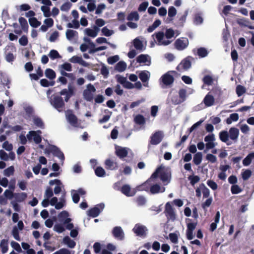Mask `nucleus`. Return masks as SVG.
<instances>
[{
	"label": "nucleus",
	"mask_w": 254,
	"mask_h": 254,
	"mask_svg": "<svg viewBox=\"0 0 254 254\" xmlns=\"http://www.w3.org/2000/svg\"><path fill=\"white\" fill-rule=\"evenodd\" d=\"M159 175L160 178L163 182L168 181L169 180V174L168 173L165 172L163 170L162 167L160 166L158 167L154 172L151 175L150 178L147 180L145 183L142 184L141 185L137 187L138 190H145L147 191L149 188V183L150 182L151 179H154L157 178Z\"/></svg>",
	"instance_id": "f257e3e1"
},
{
	"label": "nucleus",
	"mask_w": 254,
	"mask_h": 254,
	"mask_svg": "<svg viewBox=\"0 0 254 254\" xmlns=\"http://www.w3.org/2000/svg\"><path fill=\"white\" fill-rule=\"evenodd\" d=\"M61 96L60 94H54L49 98L51 105L59 112H62L65 107L64 99Z\"/></svg>",
	"instance_id": "f03ea898"
},
{
	"label": "nucleus",
	"mask_w": 254,
	"mask_h": 254,
	"mask_svg": "<svg viewBox=\"0 0 254 254\" xmlns=\"http://www.w3.org/2000/svg\"><path fill=\"white\" fill-rule=\"evenodd\" d=\"M44 152L46 154H49L52 153L54 156L58 157L62 162L64 160V153L59 148L55 145H52L49 148H46L44 150Z\"/></svg>",
	"instance_id": "7ed1b4c3"
},
{
	"label": "nucleus",
	"mask_w": 254,
	"mask_h": 254,
	"mask_svg": "<svg viewBox=\"0 0 254 254\" xmlns=\"http://www.w3.org/2000/svg\"><path fill=\"white\" fill-rule=\"evenodd\" d=\"M44 152L46 154H49L52 153L54 156L58 157L62 162L64 160V153L59 148L55 145H52L49 148H46L44 150Z\"/></svg>",
	"instance_id": "20e7f679"
},
{
	"label": "nucleus",
	"mask_w": 254,
	"mask_h": 254,
	"mask_svg": "<svg viewBox=\"0 0 254 254\" xmlns=\"http://www.w3.org/2000/svg\"><path fill=\"white\" fill-rule=\"evenodd\" d=\"M104 207L105 205L103 203L97 204L94 207L88 210L87 211V215L93 218L96 217L103 210Z\"/></svg>",
	"instance_id": "39448f33"
},
{
	"label": "nucleus",
	"mask_w": 254,
	"mask_h": 254,
	"mask_svg": "<svg viewBox=\"0 0 254 254\" xmlns=\"http://www.w3.org/2000/svg\"><path fill=\"white\" fill-rule=\"evenodd\" d=\"M60 95L65 96L64 97L65 102H68L70 98L75 94L74 88L70 84L68 85V89H63L60 92Z\"/></svg>",
	"instance_id": "423d86ee"
},
{
	"label": "nucleus",
	"mask_w": 254,
	"mask_h": 254,
	"mask_svg": "<svg viewBox=\"0 0 254 254\" xmlns=\"http://www.w3.org/2000/svg\"><path fill=\"white\" fill-rule=\"evenodd\" d=\"M164 135L161 131H157L153 133L150 137L149 144L156 145L159 144L162 140Z\"/></svg>",
	"instance_id": "0eeeda50"
},
{
	"label": "nucleus",
	"mask_w": 254,
	"mask_h": 254,
	"mask_svg": "<svg viewBox=\"0 0 254 254\" xmlns=\"http://www.w3.org/2000/svg\"><path fill=\"white\" fill-rule=\"evenodd\" d=\"M66 120L72 126L76 127L78 123V118L74 114L73 110L68 109L65 111Z\"/></svg>",
	"instance_id": "6e6552de"
},
{
	"label": "nucleus",
	"mask_w": 254,
	"mask_h": 254,
	"mask_svg": "<svg viewBox=\"0 0 254 254\" xmlns=\"http://www.w3.org/2000/svg\"><path fill=\"white\" fill-rule=\"evenodd\" d=\"M41 133L42 132L40 130L30 131L27 134V138L29 141L33 139L35 143L39 144L42 141V137L40 135Z\"/></svg>",
	"instance_id": "1a4fd4ad"
},
{
	"label": "nucleus",
	"mask_w": 254,
	"mask_h": 254,
	"mask_svg": "<svg viewBox=\"0 0 254 254\" xmlns=\"http://www.w3.org/2000/svg\"><path fill=\"white\" fill-rule=\"evenodd\" d=\"M164 213L167 219L174 220L176 218V214L175 210L171 202H168L166 203L165 206V210Z\"/></svg>",
	"instance_id": "9d476101"
},
{
	"label": "nucleus",
	"mask_w": 254,
	"mask_h": 254,
	"mask_svg": "<svg viewBox=\"0 0 254 254\" xmlns=\"http://www.w3.org/2000/svg\"><path fill=\"white\" fill-rule=\"evenodd\" d=\"M170 72H175V71H168L161 76L160 80L163 85L169 86L174 83V78L173 75L170 74Z\"/></svg>",
	"instance_id": "9b49d317"
},
{
	"label": "nucleus",
	"mask_w": 254,
	"mask_h": 254,
	"mask_svg": "<svg viewBox=\"0 0 254 254\" xmlns=\"http://www.w3.org/2000/svg\"><path fill=\"white\" fill-rule=\"evenodd\" d=\"M189 45V40L187 38L178 39L174 43L175 48L179 51H182L186 48Z\"/></svg>",
	"instance_id": "f8f14e48"
},
{
	"label": "nucleus",
	"mask_w": 254,
	"mask_h": 254,
	"mask_svg": "<svg viewBox=\"0 0 254 254\" xmlns=\"http://www.w3.org/2000/svg\"><path fill=\"white\" fill-rule=\"evenodd\" d=\"M115 154L120 159L126 157L128 154V149L126 147L116 145L115 146Z\"/></svg>",
	"instance_id": "ddd939ff"
},
{
	"label": "nucleus",
	"mask_w": 254,
	"mask_h": 254,
	"mask_svg": "<svg viewBox=\"0 0 254 254\" xmlns=\"http://www.w3.org/2000/svg\"><path fill=\"white\" fill-rule=\"evenodd\" d=\"M192 59L191 57H188L184 59L180 64L177 66V69L180 70V69H183L185 70H187L191 67V61L190 59Z\"/></svg>",
	"instance_id": "4468645a"
},
{
	"label": "nucleus",
	"mask_w": 254,
	"mask_h": 254,
	"mask_svg": "<svg viewBox=\"0 0 254 254\" xmlns=\"http://www.w3.org/2000/svg\"><path fill=\"white\" fill-rule=\"evenodd\" d=\"M112 234L116 239L122 241L124 239V232L120 226H116L113 229Z\"/></svg>",
	"instance_id": "2eb2a0df"
},
{
	"label": "nucleus",
	"mask_w": 254,
	"mask_h": 254,
	"mask_svg": "<svg viewBox=\"0 0 254 254\" xmlns=\"http://www.w3.org/2000/svg\"><path fill=\"white\" fill-rule=\"evenodd\" d=\"M133 232L138 236L144 237L146 235V228L143 225L137 224L132 229Z\"/></svg>",
	"instance_id": "dca6fc26"
},
{
	"label": "nucleus",
	"mask_w": 254,
	"mask_h": 254,
	"mask_svg": "<svg viewBox=\"0 0 254 254\" xmlns=\"http://www.w3.org/2000/svg\"><path fill=\"white\" fill-rule=\"evenodd\" d=\"M120 191L122 193L125 194L127 196H133L135 194V191L134 190H131V188L129 185L126 184L122 186Z\"/></svg>",
	"instance_id": "f3484780"
},
{
	"label": "nucleus",
	"mask_w": 254,
	"mask_h": 254,
	"mask_svg": "<svg viewBox=\"0 0 254 254\" xmlns=\"http://www.w3.org/2000/svg\"><path fill=\"white\" fill-rule=\"evenodd\" d=\"M105 168L107 170H116L118 168L117 162L110 159H107L105 161Z\"/></svg>",
	"instance_id": "a211bd4d"
},
{
	"label": "nucleus",
	"mask_w": 254,
	"mask_h": 254,
	"mask_svg": "<svg viewBox=\"0 0 254 254\" xmlns=\"http://www.w3.org/2000/svg\"><path fill=\"white\" fill-rule=\"evenodd\" d=\"M203 102L206 107H210L214 105L215 99L213 95L208 92L203 99Z\"/></svg>",
	"instance_id": "6ab92c4d"
},
{
	"label": "nucleus",
	"mask_w": 254,
	"mask_h": 254,
	"mask_svg": "<svg viewBox=\"0 0 254 254\" xmlns=\"http://www.w3.org/2000/svg\"><path fill=\"white\" fill-rule=\"evenodd\" d=\"M49 184L51 186L54 185V184H56L57 186L54 188V193L56 194H59L62 190L61 185L62 183L60 180L55 179L53 180H51L49 182Z\"/></svg>",
	"instance_id": "aec40b11"
},
{
	"label": "nucleus",
	"mask_w": 254,
	"mask_h": 254,
	"mask_svg": "<svg viewBox=\"0 0 254 254\" xmlns=\"http://www.w3.org/2000/svg\"><path fill=\"white\" fill-rule=\"evenodd\" d=\"M228 133L231 139L236 140L239 136V129L236 127H231L229 129Z\"/></svg>",
	"instance_id": "412c9836"
},
{
	"label": "nucleus",
	"mask_w": 254,
	"mask_h": 254,
	"mask_svg": "<svg viewBox=\"0 0 254 254\" xmlns=\"http://www.w3.org/2000/svg\"><path fill=\"white\" fill-rule=\"evenodd\" d=\"M229 133L227 131L223 130L219 133L220 139L223 142L227 143L228 145L231 144V142H228L229 141Z\"/></svg>",
	"instance_id": "4be33fe9"
},
{
	"label": "nucleus",
	"mask_w": 254,
	"mask_h": 254,
	"mask_svg": "<svg viewBox=\"0 0 254 254\" xmlns=\"http://www.w3.org/2000/svg\"><path fill=\"white\" fill-rule=\"evenodd\" d=\"M94 29H91L90 28H86L85 30V32L86 35L88 36L94 38L97 35V32L99 31V28L97 26H94L93 27Z\"/></svg>",
	"instance_id": "5701e85b"
},
{
	"label": "nucleus",
	"mask_w": 254,
	"mask_h": 254,
	"mask_svg": "<svg viewBox=\"0 0 254 254\" xmlns=\"http://www.w3.org/2000/svg\"><path fill=\"white\" fill-rule=\"evenodd\" d=\"M179 96L180 99L176 103L177 104H181L186 100L187 97L186 89L183 88L180 89L179 91Z\"/></svg>",
	"instance_id": "b1692460"
},
{
	"label": "nucleus",
	"mask_w": 254,
	"mask_h": 254,
	"mask_svg": "<svg viewBox=\"0 0 254 254\" xmlns=\"http://www.w3.org/2000/svg\"><path fill=\"white\" fill-rule=\"evenodd\" d=\"M27 194L25 192L14 193V197L16 202H22L27 198Z\"/></svg>",
	"instance_id": "393cba45"
},
{
	"label": "nucleus",
	"mask_w": 254,
	"mask_h": 254,
	"mask_svg": "<svg viewBox=\"0 0 254 254\" xmlns=\"http://www.w3.org/2000/svg\"><path fill=\"white\" fill-rule=\"evenodd\" d=\"M19 22L22 30H23L25 32H27L29 26L26 19L23 17H20L19 18Z\"/></svg>",
	"instance_id": "a878e982"
},
{
	"label": "nucleus",
	"mask_w": 254,
	"mask_h": 254,
	"mask_svg": "<svg viewBox=\"0 0 254 254\" xmlns=\"http://www.w3.org/2000/svg\"><path fill=\"white\" fill-rule=\"evenodd\" d=\"M64 244L67 245L70 248H74L76 245V243L71 240L68 236H65L63 239Z\"/></svg>",
	"instance_id": "bb28decb"
},
{
	"label": "nucleus",
	"mask_w": 254,
	"mask_h": 254,
	"mask_svg": "<svg viewBox=\"0 0 254 254\" xmlns=\"http://www.w3.org/2000/svg\"><path fill=\"white\" fill-rule=\"evenodd\" d=\"M133 44L137 50L142 51L143 50L142 42L138 38H136L133 40Z\"/></svg>",
	"instance_id": "cd10ccee"
},
{
	"label": "nucleus",
	"mask_w": 254,
	"mask_h": 254,
	"mask_svg": "<svg viewBox=\"0 0 254 254\" xmlns=\"http://www.w3.org/2000/svg\"><path fill=\"white\" fill-rule=\"evenodd\" d=\"M0 248L2 254H4L7 253L8 250V240L3 239L0 243Z\"/></svg>",
	"instance_id": "c85d7f7f"
},
{
	"label": "nucleus",
	"mask_w": 254,
	"mask_h": 254,
	"mask_svg": "<svg viewBox=\"0 0 254 254\" xmlns=\"http://www.w3.org/2000/svg\"><path fill=\"white\" fill-rule=\"evenodd\" d=\"M149 72L148 71H141L138 74V77L142 82L148 81L149 78Z\"/></svg>",
	"instance_id": "c756f323"
},
{
	"label": "nucleus",
	"mask_w": 254,
	"mask_h": 254,
	"mask_svg": "<svg viewBox=\"0 0 254 254\" xmlns=\"http://www.w3.org/2000/svg\"><path fill=\"white\" fill-rule=\"evenodd\" d=\"M253 159H254V152L249 153L243 161V164L245 166H249L252 162Z\"/></svg>",
	"instance_id": "7c9ffc66"
},
{
	"label": "nucleus",
	"mask_w": 254,
	"mask_h": 254,
	"mask_svg": "<svg viewBox=\"0 0 254 254\" xmlns=\"http://www.w3.org/2000/svg\"><path fill=\"white\" fill-rule=\"evenodd\" d=\"M165 188H163V190H161V187L158 184L153 185L150 187V191L152 194H155L161 192H164Z\"/></svg>",
	"instance_id": "2f4dec72"
},
{
	"label": "nucleus",
	"mask_w": 254,
	"mask_h": 254,
	"mask_svg": "<svg viewBox=\"0 0 254 254\" xmlns=\"http://www.w3.org/2000/svg\"><path fill=\"white\" fill-rule=\"evenodd\" d=\"M45 76L50 80L55 79L56 77V72L51 68H47L45 71Z\"/></svg>",
	"instance_id": "473e14b6"
},
{
	"label": "nucleus",
	"mask_w": 254,
	"mask_h": 254,
	"mask_svg": "<svg viewBox=\"0 0 254 254\" xmlns=\"http://www.w3.org/2000/svg\"><path fill=\"white\" fill-rule=\"evenodd\" d=\"M127 68V64L124 61H120L115 66V69L119 72H123Z\"/></svg>",
	"instance_id": "72a5a7b5"
},
{
	"label": "nucleus",
	"mask_w": 254,
	"mask_h": 254,
	"mask_svg": "<svg viewBox=\"0 0 254 254\" xmlns=\"http://www.w3.org/2000/svg\"><path fill=\"white\" fill-rule=\"evenodd\" d=\"M202 155L201 152H198L195 153L193 156V162L196 165H198L202 161Z\"/></svg>",
	"instance_id": "f704fd0d"
},
{
	"label": "nucleus",
	"mask_w": 254,
	"mask_h": 254,
	"mask_svg": "<svg viewBox=\"0 0 254 254\" xmlns=\"http://www.w3.org/2000/svg\"><path fill=\"white\" fill-rule=\"evenodd\" d=\"M213 80L212 77L209 75H206L202 78L203 84L207 86L212 85Z\"/></svg>",
	"instance_id": "c9c22d12"
},
{
	"label": "nucleus",
	"mask_w": 254,
	"mask_h": 254,
	"mask_svg": "<svg viewBox=\"0 0 254 254\" xmlns=\"http://www.w3.org/2000/svg\"><path fill=\"white\" fill-rule=\"evenodd\" d=\"M139 19V16L137 11L131 12L127 17V20L128 21H138Z\"/></svg>",
	"instance_id": "e433bc0d"
},
{
	"label": "nucleus",
	"mask_w": 254,
	"mask_h": 254,
	"mask_svg": "<svg viewBox=\"0 0 254 254\" xmlns=\"http://www.w3.org/2000/svg\"><path fill=\"white\" fill-rule=\"evenodd\" d=\"M188 14V11L186 10L183 15H182L178 21L177 22V25L180 27H183L186 22L187 16Z\"/></svg>",
	"instance_id": "4c0bfd02"
},
{
	"label": "nucleus",
	"mask_w": 254,
	"mask_h": 254,
	"mask_svg": "<svg viewBox=\"0 0 254 254\" xmlns=\"http://www.w3.org/2000/svg\"><path fill=\"white\" fill-rule=\"evenodd\" d=\"M134 122L139 125H142L145 123V118L141 115H136L134 119Z\"/></svg>",
	"instance_id": "58836bf2"
},
{
	"label": "nucleus",
	"mask_w": 254,
	"mask_h": 254,
	"mask_svg": "<svg viewBox=\"0 0 254 254\" xmlns=\"http://www.w3.org/2000/svg\"><path fill=\"white\" fill-rule=\"evenodd\" d=\"M208 52L207 50L203 47H200L197 50V55L199 58H204L207 56Z\"/></svg>",
	"instance_id": "ea45409f"
},
{
	"label": "nucleus",
	"mask_w": 254,
	"mask_h": 254,
	"mask_svg": "<svg viewBox=\"0 0 254 254\" xmlns=\"http://www.w3.org/2000/svg\"><path fill=\"white\" fill-rule=\"evenodd\" d=\"M33 123L35 126L41 128H44V124L42 119L38 117H34L33 118Z\"/></svg>",
	"instance_id": "a19ab883"
},
{
	"label": "nucleus",
	"mask_w": 254,
	"mask_h": 254,
	"mask_svg": "<svg viewBox=\"0 0 254 254\" xmlns=\"http://www.w3.org/2000/svg\"><path fill=\"white\" fill-rule=\"evenodd\" d=\"M29 22L30 26L34 28H36L39 26L41 23L38 21L35 17H31L29 19Z\"/></svg>",
	"instance_id": "79ce46f5"
},
{
	"label": "nucleus",
	"mask_w": 254,
	"mask_h": 254,
	"mask_svg": "<svg viewBox=\"0 0 254 254\" xmlns=\"http://www.w3.org/2000/svg\"><path fill=\"white\" fill-rule=\"evenodd\" d=\"M236 92L238 97L242 96L246 92L245 87L241 85H238L236 87Z\"/></svg>",
	"instance_id": "37998d69"
},
{
	"label": "nucleus",
	"mask_w": 254,
	"mask_h": 254,
	"mask_svg": "<svg viewBox=\"0 0 254 254\" xmlns=\"http://www.w3.org/2000/svg\"><path fill=\"white\" fill-rule=\"evenodd\" d=\"M96 175L99 177H103L105 175V171L104 169L100 166L97 167L95 170Z\"/></svg>",
	"instance_id": "c03bdc74"
},
{
	"label": "nucleus",
	"mask_w": 254,
	"mask_h": 254,
	"mask_svg": "<svg viewBox=\"0 0 254 254\" xmlns=\"http://www.w3.org/2000/svg\"><path fill=\"white\" fill-rule=\"evenodd\" d=\"M200 188H202V191L203 193V197L204 198H207L210 195L209 190L206 187L204 184H201L200 185Z\"/></svg>",
	"instance_id": "a18cd8bd"
},
{
	"label": "nucleus",
	"mask_w": 254,
	"mask_h": 254,
	"mask_svg": "<svg viewBox=\"0 0 254 254\" xmlns=\"http://www.w3.org/2000/svg\"><path fill=\"white\" fill-rule=\"evenodd\" d=\"M76 34H77V31L68 29L66 31V37L68 40H71Z\"/></svg>",
	"instance_id": "49530a36"
},
{
	"label": "nucleus",
	"mask_w": 254,
	"mask_h": 254,
	"mask_svg": "<svg viewBox=\"0 0 254 254\" xmlns=\"http://www.w3.org/2000/svg\"><path fill=\"white\" fill-rule=\"evenodd\" d=\"M188 179L190 181V184L193 186L199 181L200 178L198 176L190 175L188 177Z\"/></svg>",
	"instance_id": "de8ad7c7"
},
{
	"label": "nucleus",
	"mask_w": 254,
	"mask_h": 254,
	"mask_svg": "<svg viewBox=\"0 0 254 254\" xmlns=\"http://www.w3.org/2000/svg\"><path fill=\"white\" fill-rule=\"evenodd\" d=\"M41 10L43 11L44 16L46 17H49L51 15L50 12V8L48 6H42L41 7Z\"/></svg>",
	"instance_id": "09e8293b"
},
{
	"label": "nucleus",
	"mask_w": 254,
	"mask_h": 254,
	"mask_svg": "<svg viewBox=\"0 0 254 254\" xmlns=\"http://www.w3.org/2000/svg\"><path fill=\"white\" fill-rule=\"evenodd\" d=\"M148 57V56L147 55H140L137 57L136 61L138 63H146V62L147 61Z\"/></svg>",
	"instance_id": "8fccbe9b"
},
{
	"label": "nucleus",
	"mask_w": 254,
	"mask_h": 254,
	"mask_svg": "<svg viewBox=\"0 0 254 254\" xmlns=\"http://www.w3.org/2000/svg\"><path fill=\"white\" fill-rule=\"evenodd\" d=\"M12 235L14 238L17 241H20L19 231L17 227L14 226L12 230Z\"/></svg>",
	"instance_id": "3c124183"
},
{
	"label": "nucleus",
	"mask_w": 254,
	"mask_h": 254,
	"mask_svg": "<svg viewBox=\"0 0 254 254\" xmlns=\"http://www.w3.org/2000/svg\"><path fill=\"white\" fill-rule=\"evenodd\" d=\"M14 168L13 166H11L4 170V175L6 177H9L14 174Z\"/></svg>",
	"instance_id": "603ef678"
},
{
	"label": "nucleus",
	"mask_w": 254,
	"mask_h": 254,
	"mask_svg": "<svg viewBox=\"0 0 254 254\" xmlns=\"http://www.w3.org/2000/svg\"><path fill=\"white\" fill-rule=\"evenodd\" d=\"M49 56L52 60H55L61 58V56L60 55L58 52L55 50H51Z\"/></svg>",
	"instance_id": "864d4df0"
},
{
	"label": "nucleus",
	"mask_w": 254,
	"mask_h": 254,
	"mask_svg": "<svg viewBox=\"0 0 254 254\" xmlns=\"http://www.w3.org/2000/svg\"><path fill=\"white\" fill-rule=\"evenodd\" d=\"M231 191L232 194H236L241 192L242 190L237 185H233L231 188Z\"/></svg>",
	"instance_id": "5fc2aeb1"
},
{
	"label": "nucleus",
	"mask_w": 254,
	"mask_h": 254,
	"mask_svg": "<svg viewBox=\"0 0 254 254\" xmlns=\"http://www.w3.org/2000/svg\"><path fill=\"white\" fill-rule=\"evenodd\" d=\"M80 25L78 21L76 19H74L72 21V23H68L67 24V27L69 28H74L77 29L79 27Z\"/></svg>",
	"instance_id": "6e6d98bb"
},
{
	"label": "nucleus",
	"mask_w": 254,
	"mask_h": 254,
	"mask_svg": "<svg viewBox=\"0 0 254 254\" xmlns=\"http://www.w3.org/2000/svg\"><path fill=\"white\" fill-rule=\"evenodd\" d=\"M83 95L84 99L87 101L92 100L93 97L92 93L88 92L87 90H84Z\"/></svg>",
	"instance_id": "4d7b16f0"
},
{
	"label": "nucleus",
	"mask_w": 254,
	"mask_h": 254,
	"mask_svg": "<svg viewBox=\"0 0 254 254\" xmlns=\"http://www.w3.org/2000/svg\"><path fill=\"white\" fill-rule=\"evenodd\" d=\"M252 175V171L249 169L245 170L242 173V178L244 180H248Z\"/></svg>",
	"instance_id": "13d9d810"
},
{
	"label": "nucleus",
	"mask_w": 254,
	"mask_h": 254,
	"mask_svg": "<svg viewBox=\"0 0 254 254\" xmlns=\"http://www.w3.org/2000/svg\"><path fill=\"white\" fill-rule=\"evenodd\" d=\"M136 202L138 205L142 206L145 204L146 199L143 196L140 195L136 198Z\"/></svg>",
	"instance_id": "bf43d9fd"
},
{
	"label": "nucleus",
	"mask_w": 254,
	"mask_h": 254,
	"mask_svg": "<svg viewBox=\"0 0 254 254\" xmlns=\"http://www.w3.org/2000/svg\"><path fill=\"white\" fill-rule=\"evenodd\" d=\"M119 60V57L118 55L110 57L108 58V63L110 64H113Z\"/></svg>",
	"instance_id": "052dcab7"
},
{
	"label": "nucleus",
	"mask_w": 254,
	"mask_h": 254,
	"mask_svg": "<svg viewBox=\"0 0 254 254\" xmlns=\"http://www.w3.org/2000/svg\"><path fill=\"white\" fill-rule=\"evenodd\" d=\"M176 9L173 6H170L168 9V16L170 17H173L176 15Z\"/></svg>",
	"instance_id": "680f3d73"
},
{
	"label": "nucleus",
	"mask_w": 254,
	"mask_h": 254,
	"mask_svg": "<svg viewBox=\"0 0 254 254\" xmlns=\"http://www.w3.org/2000/svg\"><path fill=\"white\" fill-rule=\"evenodd\" d=\"M102 32L104 35L107 37L110 36L114 33L113 30H109L107 27H104L102 29Z\"/></svg>",
	"instance_id": "e2e57ef3"
},
{
	"label": "nucleus",
	"mask_w": 254,
	"mask_h": 254,
	"mask_svg": "<svg viewBox=\"0 0 254 254\" xmlns=\"http://www.w3.org/2000/svg\"><path fill=\"white\" fill-rule=\"evenodd\" d=\"M212 198L209 197L207 198L205 202L202 203L201 206L203 209H205L206 208L209 207L212 202Z\"/></svg>",
	"instance_id": "0e129e2a"
},
{
	"label": "nucleus",
	"mask_w": 254,
	"mask_h": 254,
	"mask_svg": "<svg viewBox=\"0 0 254 254\" xmlns=\"http://www.w3.org/2000/svg\"><path fill=\"white\" fill-rule=\"evenodd\" d=\"M19 43L21 46H26L28 43L27 36L25 35L22 36L19 39Z\"/></svg>",
	"instance_id": "69168bd1"
},
{
	"label": "nucleus",
	"mask_w": 254,
	"mask_h": 254,
	"mask_svg": "<svg viewBox=\"0 0 254 254\" xmlns=\"http://www.w3.org/2000/svg\"><path fill=\"white\" fill-rule=\"evenodd\" d=\"M2 147L8 151H11L13 149L12 144L9 143L8 141H5L3 143Z\"/></svg>",
	"instance_id": "338daca9"
},
{
	"label": "nucleus",
	"mask_w": 254,
	"mask_h": 254,
	"mask_svg": "<svg viewBox=\"0 0 254 254\" xmlns=\"http://www.w3.org/2000/svg\"><path fill=\"white\" fill-rule=\"evenodd\" d=\"M53 254H71V252L67 249L62 248Z\"/></svg>",
	"instance_id": "774afa93"
}]
</instances>
